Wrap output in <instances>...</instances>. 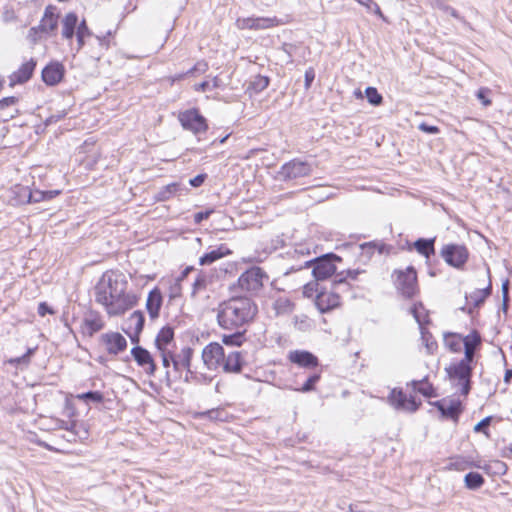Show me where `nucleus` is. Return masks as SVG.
Segmentation results:
<instances>
[{
  "label": "nucleus",
  "instance_id": "f257e3e1",
  "mask_svg": "<svg viewBox=\"0 0 512 512\" xmlns=\"http://www.w3.org/2000/svg\"><path fill=\"white\" fill-rule=\"evenodd\" d=\"M127 285L122 273L106 271L94 287L95 301L102 305L110 316L121 315L137 301L135 295L126 292Z\"/></svg>",
  "mask_w": 512,
  "mask_h": 512
},
{
  "label": "nucleus",
  "instance_id": "f03ea898",
  "mask_svg": "<svg viewBox=\"0 0 512 512\" xmlns=\"http://www.w3.org/2000/svg\"><path fill=\"white\" fill-rule=\"evenodd\" d=\"M257 306L247 297H234L219 304L217 321L221 328L238 330L253 320Z\"/></svg>",
  "mask_w": 512,
  "mask_h": 512
},
{
  "label": "nucleus",
  "instance_id": "7ed1b4c3",
  "mask_svg": "<svg viewBox=\"0 0 512 512\" xmlns=\"http://www.w3.org/2000/svg\"><path fill=\"white\" fill-rule=\"evenodd\" d=\"M445 372L448 379L459 387L461 395L467 396L471 390L472 365L460 360L447 366Z\"/></svg>",
  "mask_w": 512,
  "mask_h": 512
},
{
  "label": "nucleus",
  "instance_id": "20e7f679",
  "mask_svg": "<svg viewBox=\"0 0 512 512\" xmlns=\"http://www.w3.org/2000/svg\"><path fill=\"white\" fill-rule=\"evenodd\" d=\"M397 291L405 298H413L418 293L417 273L414 267L395 270L392 274Z\"/></svg>",
  "mask_w": 512,
  "mask_h": 512
},
{
  "label": "nucleus",
  "instance_id": "39448f33",
  "mask_svg": "<svg viewBox=\"0 0 512 512\" xmlns=\"http://www.w3.org/2000/svg\"><path fill=\"white\" fill-rule=\"evenodd\" d=\"M335 261L341 258L333 253H328L314 259H305V266H313L312 275L316 281L326 280L336 272Z\"/></svg>",
  "mask_w": 512,
  "mask_h": 512
},
{
  "label": "nucleus",
  "instance_id": "423d86ee",
  "mask_svg": "<svg viewBox=\"0 0 512 512\" xmlns=\"http://www.w3.org/2000/svg\"><path fill=\"white\" fill-rule=\"evenodd\" d=\"M265 280H268L265 271L260 267H252L241 274L238 285L244 291L257 293L262 289Z\"/></svg>",
  "mask_w": 512,
  "mask_h": 512
},
{
  "label": "nucleus",
  "instance_id": "0eeeda50",
  "mask_svg": "<svg viewBox=\"0 0 512 512\" xmlns=\"http://www.w3.org/2000/svg\"><path fill=\"white\" fill-rule=\"evenodd\" d=\"M440 255L448 265L456 269H462L469 258L467 248L460 244L444 245Z\"/></svg>",
  "mask_w": 512,
  "mask_h": 512
},
{
  "label": "nucleus",
  "instance_id": "6e6552de",
  "mask_svg": "<svg viewBox=\"0 0 512 512\" xmlns=\"http://www.w3.org/2000/svg\"><path fill=\"white\" fill-rule=\"evenodd\" d=\"M179 121L185 130H189L195 135L204 133L208 129L206 119L196 109L181 112Z\"/></svg>",
  "mask_w": 512,
  "mask_h": 512
},
{
  "label": "nucleus",
  "instance_id": "1a4fd4ad",
  "mask_svg": "<svg viewBox=\"0 0 512 512\" xmlns=\"http://www.w3.org/2000/svg\"><path fill=\"white\" fill-rule=\"evenodd\" d=\"M311 172L312 167L308 162L293 159L281 167L278 175L281 180L287 181L308 176Z\"/></svg>",
  "mask_w": 512,
  "mask_h": 512
},
{
  "label": "nucleus",
  "instance_id": "9d476101",
  "mask_svg": "<svg viewBox=\"0 0 512 512\" xmlns=\"http://www.w3.org/2000/svg\"><path fill=\"white\" fill-rule=\"evenodd\" d=\"M224 348L217 342L206 345L201 354L203 364L208 370H217L224 360Z\"/></svg>",
  "mask_w": 512,
  "mask_h": 512
},
{
  "label": "nucleus",
  "instance_id": "9b49d317",
  "mask_svg": "<svg viewBox=\"0 0 512 512\" xmlns=\"http://www.w3.org/2000/svg\"><path fill=\"white\" fill-rule=\"evenodd\" d=\"M277 25H279L277 17H247L236 20V26L239 29L263 30Z\"/></svg>",
  "mask_w": 512,
  "mask_h": 512
},
{
  "label": "nucleus",
  "instance_id": "f8f14e48",
  "mask_svg": "<svg viewBox=\"0 0 512 512\" xmlns=\"http://www.w3.org/2000/svg\"><path fill=\"white\" fill-rule=\"evenodd\" d=\"M388 400L390 404L397 410L415 412L418 409V404L415 398L412 396L407 397L402 389L394 388L390 392Z\"/></svg>",
  "mask_w": 512,
  "mask_h": 512
},
{
  "label": "nucleus",
  "instance_id": "ddd939ff",
  "mask_svg": "<svg viewBox=\"0 0 512 512\" xmlns=\"http://www.w3.org/2000/svg\"><path fill=\"white\" fill-rule=\"evenodd\" d=\"M193 355L194 349L190 346H184L178 352H172V367L174 372L181 374L191 367Z\"/></svg>",
  "mask_w": 512,
  "mask_h": 512
},
{
  "label": "nucleus",
  "instance_id": "4468645a",
  "mask_svg": "<svg viewBox=\"0 0 512 512\" xmlns=\"http://www.w3.org/2000/svg\"><path fill=\"white\" fill-rule=\"evenodd\" d=\"M131 354L136 363L145 370L146 374L149 376H153L155 374L156 364L147 349L141 346H135L132 348Z\"/></svg>",
  "mask_w": 512,
  "mask_h": 512
},
{
  "label": "nucleus",
  "instance_id": "2eb2a0df",
  "mask_svg": "<svg viewBox=\"0 0 512 512\" xmlns=\"http://www.w3.org/2000/svg\"><path fill=\"white\" fill-rule=\"evenodd\" d=\"M101 341L111 355H117L127 348V340L118 332H109L101 336Z\"/></svg>",
  "mask_w": 512,
  "mask_h": 512
},
{
  "label": "nucleus",
  "instance_id": "dca6fc26",
  "mask_svg": "<svg viewBox=\"0 0 512 512\" xmlns=\"http://www.w3.org/2000/svg\"><path fill=\"white\" fill-rule=\"evenodd\" d=\"M434 405L440 411L443 417L450 418L457 422L460 414L462 413V404L459 400L442 399L436 401Z\"/></svg>",
  "mask_w": 512,
  "mask_h": 512
},
{
  "label": "nucleus",
  "instance_id": "f3484780",
  "mask_svg": "<svg viewBox=\"0 0 512 512\" xmlns=\"http://www.w3.org/2000/svg\"><path fill=\"white\" fill-rule=\"evenodd\" d=\"M481 342V336L479 332H477L476 330H473L470 334L465 336L463 338L464 358L462 360L472 365L475 357V352L480 347Z\"/></svg>",
  "mask_w": 512,
  "mask_h": 512
},
{
  "label": "nucleus",
  "instance_id": "a211bd4d",
  "mask_svg": "<svg viewBox=\"0 0 512 512\" xmlns=\"http://www.w3.org/2000/svg\"><path fill=\"white\" fill-rule=\"evenodd\" d=\"M65 68L59 62H51L42 70V79L49 85H57L64 77Z\"/></svg>",
  "mask_w": 512,
  "mask_h": 512
},
{
  "label": "nucleus",
  "instance_id": "6ab92c4d",
  "mask_svg": "<svg viewBox=\"0 0 512 512\" xmlns=\"http://www.w3.org/2000/svg\"><path fill=\"white\" fill-rule=\"evenodd\" d=\"M288 359L290 362L303 368H314L318 366V358L306 350L291 351L288 354Z\"/></svg>",
  "mask_w": 512,
  "mask_h": 512
},
{
  "label": "nucleus",
  "instance_id": "aec40b11",
  "mask_svg": "<svg viewBox=\"0 0 512 512\" xmlns=\"http://www.w3.org/2000/svg\"><path fill=\"white\" fill-rule=\"evenodd\" d=\"M339 303H340L339 295L334 291H331V292L320 291L316 295L315 305L321 313H325V312L337 307L339 305Z\"/></svg>",
  "mask_w": 512,
  "mask_h": 512
},
{
  "label": "nucleus",
  "instance_id": "412c9836",
  "mask_svg": "<svg viewBox=\"0 0 512 512\" xmlns=\"http://www.w3.org/2000/svg\"><path fill=\"white\" fill-rule=\"evenodd\" d=\"M35 67L36 61L34 59L23 63L17 71L9 76L10 86L14 87L16 84L27 82L32 77Z\"/></svg>",
  "mask_w": 512,
  "mask_h": 512
},
{
  "label": "nucleus",
  "instance_id": "4be33fe9",
  "mask_svg": "<svg viewBox=\"0 0 512 512\" xmlns=\"http://www.w3.org/2000/svg\"><path fill=\"white\" fill-rule=\"evenodd\" d=\"M245 363L243 352L232 351L229 354H224V360L221 366L227 373H240Z\"/></svg>",
  "mask_w": 512,
  "mask_h": 512
},
{
  "label": "nucleus",
  "instance_id": "5701e85b",
  "mask_svg": "<svg viewBox=\"0 0 512 512\" xmlns=\"http://www.w3.org/2000/svg\"><path fill=\"white\" fill-rule=\"evenodd\" d=\"M104 327V321L98 313L90 312L82 321L81 332L83 335L92 337Z\"/></svg>",
  "mask_w": 512,
  "mask_h": 512
},
{
  "label": "nucleus",
  "instance_id": "b1692460",
  "mask_svg": "<svg viewBox=\"0 0 512 512\" xmlns=\"http://www.w3.org/2000/svg\"><path fill=\"white\" fill-rule=\"evenodd\" d=\"M162 302V293L158 288H154L149 292L146 300V309L151 319L159 317Z\"/></svg>",
  "mask_w": 512,
  "mask_h": 512
},
{
  "label": "nucleus",
  "instance_id": "393cba45",
  "mask_svg": "<svg viewBox=\"0 0 512 512\" xmlns=\"http://www.w3.org/2000/svg\"><path fill=\"white\" fill-rule=\"evenodd\" d=\"M56 8L53 6H47L44 15L38 25L41 32H54L58 26V16L55 13Z\"/></svg>",
  "mask_w": 512,
  "mask_h": 512
},
{
  "label": "nucleus",
  "instance_id": "a878e982",
  "mask_svg": "<svg viewBox=\"0 0 512 512\" xmlns=\"http://www.w3.org/2000/svg\"><path fill=\"white\" fill-rule=\"evenodd\" d=\"M232 253V251L226 245H220L216 249H213L204 255H202L199 259L200 265H210L215 261L228 256Z\"/></svg>",
  "mask_w": 512,
  "mask_h": 512
},
{
  "label": "nucleus",
  "instance_id": "bb28decb",
  "mask_svg": "<svg viewBox=\"0 0 512 512\" xmlns=\"http://www.w3.org/2000/svg\"><path fill=\"white\" fill-rule=\"evenodd\" d=\"M183 191L187 192L188 189L185 186H183L181 183H178V182L170 183V184L162 187L158 191V193L156 195V199L158 201H167L174 195H177V194L181 195Z\"/></svg>",
  "mask_w": 512,
  "mask_h": 512
},
{
  "label": "nucleus",
  "instance_id": "cd10ccee",
  "mask_svg": "<svg viewBox=\"0 0 512 512\" xmlns=\"http://www.w3.org/2000/svg\"><path fill=\"white\" fill-rule=\"evenodd\" d=\"M384 248L385 245L377 241L363 243L359 246L360 258L364 262L369 261L376 252L381 255Z\"/></svg>",
  "mask_w": 512,
  "mask_h": 512
},
{
  "label": "nucleus",
  "instance_id": "c85d7f7f",
  "mask_svg": "<svg viewBox=\"0 0 512 512\" xmlns=\"http://www.w3.org/2000/svg\"><path fill=\"white\" fill-rule=\"evenodd\" d=\"M128 329L131 330L136 337L135 341L138 342V335L142 332L145 318L141 311H134L126 321ZM134 341V339L132 338Z\"/></svg>",
  "mask_w": 512,
  "mask_h": 512
},
{
  "label": "nucleus",
  "instance_id": "c756f323",
  "mask_svg": "<svg viewBox=\"0 0 512 512\" xmlns=\"http://www.w3.org/2000/svg\"><path fill=\"white\" fill-rule=\"evenodd\" d=\"M174 330L170 326L163 327L155 338V346L158 351L169 350L168 345L173 341Z\"/></svg>",
  "mask_w": 512,
  "mask_h": 512
},
{
  "label": "nucleus",
  "instance_id": "7c9ffc66",
  "mask_svg": "<svg viewBox=\"0 0 512 512\" xmlns=\"http://www.w3.org/2000/svg\"><path fill=\"white\" fill-rule=\"evenodd\" d=\"M487 275H488V278L490 279L489 268L487 269ZM491 292H492V284H491L490 280L488 281L487 287H485L483 289H476L475 291H473L469 295V299L473 302L474 308L480 307L485 302L486 298L490 296Z\"/></svg>",
  "mask_w": 512,
  "mask_h": 512
},
{
  "label": "nucleus",
  "instance_id": "2f4dec72",
  "mask_svg": "<svg viewBox=\"0 0 512 512\" xmlns=\"http://www.w3.org/2000/svg\"><path fill=\"white\" fill-rule=\"evenodd\" d=\"M212 378L202 372L192 369V366L185 370L183 381L188 384H208Z\"/></svg>",
  "mask_w": 512,
  "mask_h": 512
},
{
  "label": "nucleus",
  "instance_id": "473e14b6",
  "mask_svg": "<svg viewBox=\"0 0 512 512\" xmlns=\"http://www.w3.org/2000/svg\"><path fill=\"white\" fill-rule=\"evenodd\" d=\"M435 238H419L414 242V248L416 251L426 258H429L435 253Z\"/></svg>",
  "mask_w": 512,
  "mask_h": 512
},
{
  "label": "nucleus",
  "instance_id": "72a5a7b5",
  "mask_svg": "<svg viewBox=\"0 0 512 512\" xmlns=\"http://www.w3.org/2000/svg\"><path fill=\"white\" fill-rule=\"evenodd\" d=\"M77 23L78 17L74 12L66 14L62 21V36L66 39H71L74 36Z\"/></svg>",
  "mask_w": 512,
  "mask_h": 512
},
{
  "label": "nucleus",
  "instance_id": "f704fd0d",
  "mask_svg": "<svg viewBox=\"0 0 512 512\" xmlns=\"http://www.w3.org/2000/svg\"><path fill=\"white\" fill-rule=\"evenodd\" d=\"M463 338L460 334L457 333H445L444 334V344L446 347L450 349L452 352H460L461 346L463 344Z\"/></svg>",
  "mask_w": 512,
  "mask_h": 512
},
{
  "label": "nucleus",
  "instance_id": "c9c22d12",
  "mask_svg": "<svg viewBox=\"0 0 512 512\" xmlns=\"http://www.w3.org/2000/svg\"><path fill=\"white\" fill-rule=\"evenodd\" d=\"M484 482V477L478 472H469L464 477L465 486L470 490L479 489Z\"/></svg>",
  "mask_w": 512,
  "mask_h": 512
},
{
  "label": "nucleus",
  "instance_id": "e433bc0d",
  "mask_svg": "<svg viewBox=\"0 0 512 512\" xmlns=\"http://www.w3.org/2000/svg\"><path fill=\"white\" fill-rule=\"evenodd\" d=\"M20 195L26 198L27 203H39L45 201L44 191L41 190H29L28 187L20 188Z\"/></svg>",
  "mask_w": 512,
  "mask_h": 512
},
{
  "label": "nucleus",
  "instance_id": "4c0bfd02",
  "mask_svg": "<svg viewBox=\"0 0 512 512\" xmlns=\"http://www.w3.org/2000/svg\"><path fill=\"white\" fill-rule=\"evenodd\" d=\"M293 303L287 298H279L273 304L277 316L287 315L293 311Z\"/></svg>",
  "mask_w": 512,
  "mask_h": 512
},
{
  "label": "nucleus",
  "instance_id": "58836bf2",
  "mask_svg": "<svg viewBox=\"0 0 512 512\" xmlns=\"http://www.w3.org/2000/svg\"><path fill=\"white\" fill-rule=\"evenodd\" d=\"M244 334H245V330L239 331V329H238L233 334L223 335L222 342H223V344H225L227 346H241L243 344V342L245 341Z\"/></svg>",
  "mask_w": 512,
  "mask_h": 512
},
{
  "label": "nucleus",
  "instance_id": "ea45409f",
  "mask_svg": "<svg viewBox=\"0 0 512 512\" xmlns=\"http://www.w3.org/2000/svg\"><path fill=\"white\" fill-rule=\"evenodd\" d=\"M158 352H159L163 367L168 369L172 365V351L163 350V351H158ZM165 379H166L167 386H171L172 381H171V376H170L169 370H166Z\"/></svg>",
  "mask_w": 512,
  "mask_h": 512
},
{
  "label": "nucleus",
  "instance_id": "a19ab883",
  "mask_svg": "<svg viewBox=\"0 0 512 512\" xmlns=\"http://www.w3.org/2000/svg\"><path fill=\"white\" fill-rule=\"evenodd\" d=\"M309 256V251L304 252L303 249H295L293 253L294 258H304L303 260L307 259ZM308 266L304 265V261H301L299 264L295 263V265L290 266L287 271L285 272V275L291 274L293 272H297L303 268H307Z\"/></svg>",
  "mask_w": 512,
  "mask_h": 512
},
{
  "label": "nucleus",
  "instance_id": "79ce46f5",
  "mask_svg": "<svg viewBox=\"0 0 512 512\" xmlns=\"http://www.w3.org/2000/svg\"><path fill=\"white\" fill-rule=\"evenodd\" d=\"M423 381H412V386H413V389L414 390H417L419 393H421L422 395H424L425 397H432L434 396L433 394V387L431 384H429L428 382H425L423 383Z\"/></svg>",
  "mask_w": 512,
  "mask_h": 512
},
{
  "label": "nucleus",
  "instance_id": "37998d69",
  "mask_svg": "<svg viewBox=\"0 0 512 512\" xmlns=\"http://www.w3.org/2000/svg\"><path fill=\"white\" fill-rule=\"evenodd\" d=\"M269 85V78L266 76L258 75L254 78V80L250 83V88L255 92H261L266 89Z\"/></svg>",
  "mask_w": 512,
  "mask_h": 512
},
{
  "label": "nucleus",
  "instance_id": "c03bdc74",
  "mask_svg": "<svg viewBox=\"0 0 512 512\" xmlns=\"http://www.w3.org/2000/svg\"><path fill=\"white\" fill-rule=\"evenodd\" d=\"M367 100L370 104L378 106L382 103L383 97L374 87H367L365 90Z\"/></svg>",
  "mask_w": 512,
  "mask_h": 512
},
{
  "label": "nucleus",
  "instance_id": "a18cd8bd",
  "mask_svg": "<svg viewBox=\"0 0 512 512\" xmlns=\"http://www.w3.org/2000/svg\"><path fill=\"white\" fill-rule=\"evenodd\" d=\"M77 398L84 401H92L94 403H101L104 400V396L99 391H88L77 395Z\"/></svg>",
  "mask_w": 512,
  "mask_h": 512
},
{
  "label": "nucleus",
  "instance_id": "49530a36",
  "mask_svg": "<svg viewBox=\"0 0 512 512\" xmlns=\"http://www.w3.org/2000/svg\"><path fill=\"white\" fill-rule=\"evenodd\" d=\"M319 380H320V374L315 373V374L309 376L308 379L306 380V382L303 384V386L301 388L295 389V391L302 392V393L312 391V390H314L315 384Z\"/></svg>",
  "mask_w": 512,
  "mask_h": 512
},
{
  "label": "nucleus",
  "instance_id": "de8ad7c7",
  "mask_svg": "<svg viewBox=\"0 0 512 512\" xmlns=\"http://www.w3.org/2000/svg\"><path fill=\"white\" fill-rule=\"evenodd\" d=\"M360 5L366 7L369 12H373L383 18L380 7L374 0H356Z\"/></svg>",
  "mask_w": 512,
  "mask_h": 512
},
{
  "label": "nucleus",
  "instance_id": "09e8293b",
  "mask_svg": "<svg viewBox=\"0 0 512 512\" xmlns=\"http://www.w3.org/2000/svg\"><path fill=\"white\" fill-rule=\"evenodd\" d=\"M206 284V277L199 274L192 284V296H195L198 292L204 290L206 288Z\"/></svg>",
  "mask_w": 512,
  "mask_h": 512
},
{
  "label": "nucleus",
  "instance_id": "8fccbe9b",
  "mask_svg": "<svg viewBox=\"0 0 512 512\" xmlns=\"http://www.w3.org/2000/svg\"><path fill=\"white\" fill-rule=\"evenodd\" d=\"M491 421H492L491 416L485 417L484 419H482L480 422H478L474 426V428H473L474 432H476V433L482 432L488 437L489 436L488 427L491 424Z\"/></svg>",
  "mask_w": 512,
  "mask_h": 512
},
{
  "label": "nucleus",
  "instance_id": "3c124183",
  "mask_svg": "<svg viewBox=\"0 0 512 512\" xmlns=\"http://www.w3.org/2000/svg\"><path fill=\"white\" fill-rule=\"evenodd\" d=\"M35 350L36 348H29L24 355L21 357L12 358L8 362L12 365L28 364L30 362L31 355L34 354Z\"/></svg>",
  "mask_w": 512,
  "mask_h": 512
},
{
  "label": "nucleus",
  "instance_id": "603ef678",
  "mask_svg": "<svg viewBox=\"0 0 512 512\" xmlns=\"http://www.w3.org/2000/svg\"><path fill=\"white\" fill-rule=\"evenodd\" d=\"M67 112L65 109L61 110V111H58L57 113L55 114H52L50 115L46 120H45V125L48 126V125H51V124H54V123H57L58 121H60L61 119H63L65 116H66Z\"/></svg>",
  "mask_w": 512,
  "mask_h": 512
},
{
  "label": "nucleus",
  "instance_id": "864d4df0",
  "mask_svg": "<svg viewBox=\"0 0 512 512\" xmlns=\"http://www.w3.org/2000/svg\"><path fill=\"white\" fill-rule=\"evenodd\" d=\"M18 101V98L15 96L5 97L0 100V110L16 105Z\"/></svg>",
  "mask_w": 512,
  "mask_h": 512
},
{
  "label": "nucleus",
  "instance_id": "5fc2aeb1",
  "mask_svg": "<svg viewBox=\"0 0 512 512\" xmlns=\"http://www.w3.org/2000/svg\"><path fill=\"white\" fill-rule=\"evenodd\" d=\"M213 213V209H208L205 211H200L194 214V223L200 224L203 220H206Z\"/></svg>",
  "mask_w": 512,
  "mask_h": 512
},
{
  "label": "nucleus",
  "instance_id": "6e6d98bb",
  "mask_svg": "<svg viewBox=\"0 0 512 512\" xmlns=\"http://www.w3.org/2000/svg\"><path fill=\"white\" fill-rule=\"evenodd\" d=\"M501 290H502V296H503V309L506 310L507 307H508V301H509V281L506 280L505 282L502 283V287H501Z\"/></svg>",
  "mask_w": 512,
  "mask_h": 512
},
{
  "label": "nucleus",
  "instance_id": "4d7b16f0",
  "mask_svg": "<svg viewBox=\"0 0 512 512\" xmlns=\"http://www.w3.org/2000/svg\"><path fill=\"white\" fill-rule=\"evenodd\" d=\"M419 129L428 134H437L440 131L437 126L429 125L424 122L419 125Z\"/></svg>",
  "mask_w": 512,
  "mask_h": 512
},
{
  "label": "nucleus",
  "instance_id": "13d9d810",
  "mask_svg": "<svg viewBox=\"0 0 512 512\" xmlns=\"http://www.w3.org/2000/svg\"><path fill=\"white\" fill-rule=\"evenodd\" d=\"M314 79H315V71L313 68L310 67L305 71V88L306 89L310 88Z\"/></svg>",
  "mask_w": 512,
  "mask_h": 512
},
{
  "label": "nucleus",
  "instance_id": "bf43d9fd",
  "mask_svg": "<svg viewBox=\"0 0 512 512\" xmlns=\"http://www.w3.org/2000/svg\"><path fill=\"white\" fill-rule=\"evenodd\" d=\"M206 178H207L206 174H198L194 178L190 179L189 184L192 187H200L204 183Z\"/></svg>",
  "mask_w": 512,
  "mask_h": 512
},
{
  "label": "nucleus",
  "instance_id": "052dcab7",
  "mask_svg": "<svg viewBox=\"0 0 512 512\" xmlns=\"http://www.w3.org/2000/svg\"><path fill=\"white\" fill-rule=\"evenodd\" d=\"M41 32L39 26L32 27L28 32V39L35 44L38 41V33Z\"/></svg>",
  "mask_w": 512,
  "mask_h": 512
},
{
  "label": "nucleus",
  "instance_id": "680f3d73",
  "mask_svg": "<svg viewBox=\"0 0 512 512\" xmlns=\"http://www.w3.org/2000/svg\"><path fill=\"white\" fill-rule=\"evenodd\" d=\"M313 292H318V284L317 283H308L304 286V294L308 297L312 296Z\"/></svg>",
  "mask_w": 512,
  "mask_h": 512
},
{
  "label": "nucleus",
  "instance_id": "e2e57ef3",
  "mask_svg": "<svg viewBox=\"0 0 512 512\" xmlns=\"http://www.w3.org/2000/svg\"><path fill=\"white\" fill-rule=\"evenodd\" d=\"M77 33H79V36L81 35H84V36H89L90 35V31H89V28L86 24V21L83 20L78 26H77Z\"/></svg>",
  "mask_w": 512,
  "mask_h": 512
},
{
  "label": "nucleus",
  "instance_id": "0e129e2a",
  "mask_svg": "<svg viewBox=\"0 0 512 512\" xmlns=\"http://www.w3.org/2000/svg\"><path fill=\"white\" fill-rule=\"evenodd\" d=\"M38 313L40 316H45L47 313H53L52 309L47 305V303L42 302L38 306Z\"/></svg>",
  "mask_w": 512,
  "mask_h": 512
},
{
  "label": "nucleus",
  "instance_id": "69168bd1",
  "mask_svg": "<svg viewBox=\"0 0 512 512\" xmlns=\"http://www.w3.org/2000/svg\"><path fill=\"white\" fill-rule=\"evenodd\" d=\"M423 339L426 340V349L428 354H433L435 350L437 349V343L435 341H429L425 336H423Z\"/></svg>",
  "mask_w": 512,
  "mask_h": 512
},
{
  "label": "nucleus",
  "instance_id": "338daca9",
  "mask_svg": "<svg viewBox=\"0 0 512 512\" xmlns=\"http://www.w3.org/2000/svg\"><path fill=\"white\" fill-rule=\"evenodd\" d=\"M347 285L346 278L340 277L337 275L334 281L332 282V289H336L338 286Z\"/></svg>",
  "mask_w": 512,
  "mask_h": 512
},
{
  "label": "nucleus",
  "instance_id": "774afa93",
  "mask_svg": "<svg viewBox=\"0 0 512 512\" xmlns=\"http://www.w3.org/2000/svg\"><path fill=\"white\" fill-rule=\"evenodd\" d=\"M59 194H60L59 190L44 191L45 201L51 200Z\"/></svg>",
  "mask_w": 512,
  "mask_h": 512
}]
</instances>
